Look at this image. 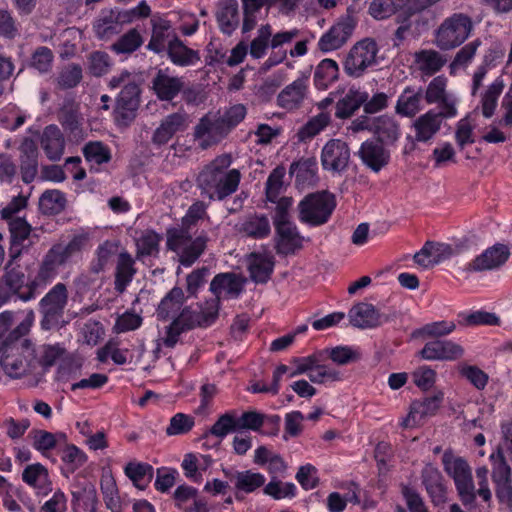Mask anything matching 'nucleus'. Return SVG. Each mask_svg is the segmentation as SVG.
<instances>
[{"label": "nucleus", "mask_w": 512, "mask_h": 512, "mask_svg": "<svg viewBox=\"0 0 512 512\" xmlns=\"http://www.w3.org/2000/svg\"><path fill=\"white\" fill-rule=\"evenodd\" d=\"M231 163V156L222 154L202 169L196 179L202 195L209 200L222 201L237 191L241 174L237 169L227 171Z\"/></svg>", "instance_id": "nucleus-1"}, {"label": "nucleus", "mask_w": 512, "mask_h": 512, "mask_svg": "<svg viewBox=\"0 0 512 512\" xmlns=\"http://www.w3.org/2000/svg\"><path fill=\"white\" fill-rule=\"evenodd\" d=\"M26 332L27 328L23 324L19 325L10 333L0 348V365L11 378H20L30 373L38 365L35 350L29 340L24 339L11 343L12 340H18Z\"/></svg>", "instance_id": "nucleus-2"}, {"label": "nucleus", "mask_w": 512, "mask_h": 512, "mask_svg": "<svg viewBox=\"0 0 512 512\" xmlns=\"http://www.w3.org/2000/svg\"><path fill=\"white\" fill-rule=\"evenodd\" d=\"M112 90L120 88L113 110L114 120L118 126H129L136 118L141 102V88L135 77L128 70H122L108 81Z\"/></svg>", "instance_id": "nucleus-3"}, {"label": "nucleus", "mask_w": 512, "mask_h": 512, "mask_svg": "<svg viewBox=\"0 0 512 512\" xmlns=\"http://www.w3.org/2000/svg\"><path fill=\"white\" fill-rule=\"evenodd\" d=\"M197 231L179 225L166 230V247L177 255L178 262L184 267L192 266L207 248V233L197 234Z\"/></svg>", "instance_id": "nucleus-4"}, {"label": "nucleus", "mask_w": 512, "mask_h": 512, "mask_svg": "<svg viewBox=\"0 0 512 512\" xmlns=\"http://www.w3.org/2000/svg\"><path fill=\"white\" fill-rule=\"evenodd\" d=\"M200 311L193 310L190 306L184 307L179 315L166 327V336L163 344L168 348H174L179 336L196 327H208L218 317V300H211Z\"/></svg>", "instance_id": "nucleus-5"}, {"label": "nucleus", "mask_w": 512, "mask_h": 512, "mask_svg": "<svg viewBox=\"0 0 512 512\" xmlns=\"http://www.w3.org/2000/svg\"><path fill=\"white\" fill-rule=\"evenodd\" d=\"M474 25L465 13H453L445 18L434 33V44L442 51L461 46L471 35Z\"/></svg>", "instance_id": "nucleus-6"}, {"label": "nucleus", "mask_w": 512, "mask_h": 512, "mask_svg": "<svg viewBox=\"0 0 512 512\" xmlns=\"http://www.w3.org/2000/svg\"><path fill=\"white\" fill-rule=\"evenodd\" d=\"M442 464L445 472L453 478L462 503L466 506L474 504L478 494L467 461L461 457H456L451 450H446L442 456Z\"/></svg>", "instance_id": "nucleus-7"}, {"label": "nucleus", "mask_w": 512, "mask_h": 512, "mask_svg": "<svg viewBox=\"0 0 512 512\" xmlns=\"http://www.w3.org/2000/svg\"><path fill=\"white\" fill-rule=\"evenodd\" d=\"M336 200L333 194L322 191L305 196L298 204V218L310 226H320L328 222Z\"/></svg>", "instance_id": "nucleus-8"}, {"label": "nucleus", "mask_w": 512, "mask_h": 512, "mask_svg": "<svg viewBox=\"0 0 512 512\" xmlns=\"http://www.w3.org/2000/svg\"><path fill=\"white\" fill-rule=\"evenodd\" d=\"M378 45L372 38L355 43L343 62L344 72L352 78L362 77L368 68L377 64Z\"/></svg>", "instance_id": "nucleus-9"}, {"label": "nucleus", "mask_w": 512, "mask_h": 512, "mask_svg": "<svg viewBox=\"0 0 512 512\" xmlns=\"http://www.w3.org/2000/svg\"><path fill=\"white\" fill-rule=\"evenodd\" d=\"M68 295L67 286L59 282L40 300L39 311L43 329L50 330L59 324L68 304Z\"/></svg>", "instance_id": "nucleus-10"}, {"label": "nucleus", "mask_w": 512, "mask_h": 512, "mask_svg": "<svg viewBox=\"0 0 512 512\" xmlns=\"http://www.w3.org/2000/svg\"><path fill=\"white\" fill-rule=\"evenodd\" d=\"M356 26V19L350 13L342 16L318 41V49L322 52H330L341 48L351 37Z\"/></svg>", "instance_id": "nucleus-11"}, {"label": "nucleus", "mask_w": 512, "mask_h": 512, "mask_svg": "<svg viewBox=\"0 0 512 512\" xmlns=\"http://www.w3.org/2000/svg\"><path fill=\"white\" fill-rule=\"evenodd\" d=\"M228 134L224 122L219 117H211L210 114H206L194 127L193 137L199 142V147L205 150L221 142Z\"/></svg>", "instance_id": "nucleus-12"}, {"label": "nucleus", "mask_w": 512, "mask_h": 512, "mask_svg": "<svg viewBox=\"0 0 512 512\" xmlns=\"http://www.w3.org/2000/svg\"><path fill=\"white\" fill-rule=\"evenodd\" d=\"M350 162L349 145L341 139H330L322 148L321 163L325 170L345 171Z\"/></svg>", "instance_id": "nucleus-13"}, {"label": "nucleus", "mask_w": 512, "mask_h": 512, "mask_svg": "<svg viewBox=\"0 0 512 512\" xmlns=\"http://www.w3.org/2000/svg\"><path fill=\"white\" fill-rule=\"evenodd\" d=\"M275 227V250L279 255H292L303 247L304 237L291 221L273 223Z\"/></svg>", "instance_id": "nucleus-14"}, {"label": "nucleus", "mask_w": 512, "mask_h": 512, "mask_svg": "<svg viewBox=\"0 0 512 512\" xmlns=\"http://www.w3.org/2000/svg\"><path fill=\"white\" fill-rule=\"evenodd\" d=\"M150 22L151 38L146 48L155 54L164 55L169 46L178 38L176 29L171 21L165 18L153 17Z\"/></svg>", "instance_id": "nucleus-15"}, {"label": "nucleus", "mask_w": 512, "mask_h": 512, "mask_svg": "<svg viewBox=\"0 0 512 512\" xmlns=\"http://www.w3.org/2000/svg\"><path fill=\"white\" fill-rule=\"evenodd\" d=\"M18 150V171L20 173L21 180L25 184H30L37 178L39 172V150L37 144L32 138L25 137Z\"/></svg>", "instance_id": "nucleus-16"}, {"label": "nucleus", "mask_w": 512, "mask_h": 512, "mask_svg": "<svg viewBox=\"0 0 512 512\" xmlns=\"http://www.w3.org/2000/svg\"><path fill=\"white\" fill-rule=\"evenodd\" d=\"M510 257L507 245L496 243L475 257L467 266V271L483 272L498 269L503 266Z\"/></svg>", "instance_id": "nucleus-17"}, {"label": "nucleus", "mask_w": 512, "mask_h": 512, "mask_svg": "<svg viewBox=\"0 0 512 512\" xmlns=\"http://www.w3.org/2000/svg\"><path fill=\"white\" fill-rule=\"evenodd\" d=\"M356 154L363 165L374 173H378L385 168L391 158L390 151L386 148V145L374 139L364 141Z\"/></svg>", "instance_id": "nucleus-18"}, {"label": "nucleus", "mask_w": 512, "mask_h": 512, "mask_svg": "<svg viewBox=\"0 0 512 512\" xmlns=\"http://www.w3.org/2000/svg\"><path fill=\"white\" fill-rule=\"evenodd\" d=\"M188 123L189 116L183 110L167 115L155 129L151 138L152 143L156 146L167 144L176 133L185 131Z\"/></svg>", "instance_id": "nucleus-19"}, {"label": "nucleus", "mask_w": 512, "mask_h": 512, "mask_svg": "<svg viewBox=\"0 0 512 512\" xmlns=\"http://www.w3.org/2000/svg\"><path fill=\"white\" fill-rule=\"evenodd\" d=\"M350 323L360 329H371L390 321V316L380 313L375 306L360 302L355 304L348 313Z\"/></svg>", "instance_id": "nucleus-20"}, {"label": "nucleus", "mask_w": 512, "mask_h": 512, "mask_svg": "<svg viewBox=\"0 0 512 512\" xmlns=\"http://www.w3.org/2000/svg\"><path fill=\"white\" fill-rule=\"evenodd\" d=\"M183 88V78L169 75L168 68L159 69L151 81V89L160 101H172Z\"/></svg>", "instance_id": "nucleus-21"}, {"label": "nucleus", "mask_w": 512, "mask_h": 512, "mask_svg": "<svg viewBox=\"0 0 512 512\" xmlns=\"http://www.w3.org/2000/svg\"><path fill=\"white\" fill-rule=\"evenodd\" d=\"M421 358L429 361H453L464 355V349L457 343L449 340H434L427 342L419 352Z\"/></svg>", "instance_id": "nucleus-22"}, {"label": "nucleus", "mask_w": 512, "mask_h": 512, "mask_svg": "<svg viewBox=\"0 0 512 512\" xmlns=\"http://www.w3.org/2000/svg\"><path fill=\"white\" fill-rule=\"evenodd\" d=\"M308 76L302 75L277 95V105L287 110L299 108L308 95Z\"/></svg>", "instance_id": "nucleus-23"}, {"label": "nucleus", "mask_w": 512, "mask_h": 512, "mask_svg": "<svg viewBox=\"0 0 512 512\" xmlns=\"http://www.w3.org/2000/svg\"><path fill=\"white\" fill-rule=\"evenodd\" d=\"M421 480L435 506H440L447 501V488L441 472L432 465H426L421 472Z\"/></svg>", "instance_id": "nucleus-24"}, {"label": "nucleus", "mask_w": 512, "mask_h": 512, "mask_svg": "<svg viewBox=\"0 0 512 512\" xmlns=\"http://www.w3.org/2000/svg\"><path fill=\"white\" fill-rule=\"evenodd\" d=\"M232 432H238L236 424V413L227 412L219 416L216 422L207 430L202 438L207 448L219 447L222 440Z\"/></svg>", "instance_id": "nucleus-25"}, {"label": "nucleus", "mask_w": 512, "mask_h": 512, "mask_svg": "<svg viewBox=\"0 0 512 512\" xmlns=\"http://www.w3.org/2000/svg\"><path fill=\"white\" fill-rule=\"evenodd\" d=\"M59 267L60 265L52 257H49L48 253H46L35 279L27 284V292L20 294V299L23 301L33 299L38 288L50 283L56 277Z\"/></svg>", "instance_id": "nucleus-26"}, {"label": "nucleus", "mask_w": 512, "mask_h": 512, "mask_svg": "<svg viewBox=\"0 0 512 512\" xmlns=\"http://www.w3.org/2000/svg\"><path fill=\"white\" fill-rule=\"evenodd\" d=\"M245 280L235 273H219L210 283V291L220 303V297L223 292L232 298H237L243 291Z\"/></svg>", "instance_id": "nucleus-27"}, {"label": "nucleus", "mask_w": 512, "mask_h": 512, "mask_svg": "<svg viewBox=\"0 0 512 512\" xmlns=\"http://www.w3.org/2000/svg\"><path fill=\"white\" fill-rule=\"evenodd\" d=\"M41 147L51 161H58L61 159L64 148L65 139L57 125L51 124L44 128L40 137Z\"/></svg>", "instance_id": "nucleus-28"}, {"label": "nucleus", "mask_w": 512, "mask_h": 512, "mask_svg": "<svg viewBox=\"0 0 512 512\" xmlns=\"http://www.w3.org/2000/svg\"><path fill=\"white\" fill-rule=\"evenodd\" d=\"M237 231L252 239H264L271 233L269 218L265 214H249L238 225Z\"/></svg>", "instance_id": "nucleus-29"}, {"label": "nucleus", "mask_w": 512, "mask_h": 512, "mask_svg": "<svg viewBox=\"0 0 512 512\" xmlns=\"http://www.w3.org/2000/svg\"><path fill=\"white\" fill-rule=\"evenodd\" d=\"M122 12L118 10L102 11L94 23L93 29L97 38L108 40L120 33L121 24L124 23Z\"/></svg>", "instance_id": "nucleus-30"}, {"label": "nucleus", "mask_w": 512, "mask_h": 512, "mask_svg": "<svg viewBox=\"0 0 512 512\" xmlns=\"http://www.w3.org/2000/svg\"><path fill=\"white\" fill-rule=\"evenodd\" d=\"M317 161L314 157L301 158L291 163L290 177L295 176L297 186L309 187L317 182Z\"/></svg>", "instance_id": "nucleus-31"}, {"label": "nucleus", "mask_w": 512, "mask_h": 512, "mask_svg": "<svg viewBox=\"0 0 512 512\" xmlns=\"http://www.w3.org/2000/svg\"><path fill=\"white\" fill-rule=\"evenodd\" d=\"M216 19L220 30L231 35L239 26V9L237 0H221L218 4Z\"/></svg>", "instance_id": "nucleus-32"}, {"label": "nucleus", "mask_w": 512, "mask_h": 512, "mask_svg": "<svg viewBox=\"0 0 512 512\" xmlns=\"http://www.w3.org/2000/svg\"><path fill=\"white\" fill-rule=\"evenodd\" d=\"M373 134L376 137L374 140L386 146H393L400 138V125L393 117L381 115L376 117Z\"/></svg>", "instance_id": "nucleus-33"}, {"label": "nucleus", "mask_w": 512, "mask_h": 512, "mask_svg": "<svg viewBox=\"0 0 512 512\" xmlns=\"http://www.w3.org/2000/svg\"><path fill=\"white\" fill-rule=\"evenodd\" d=\"M135 261L128 252H121L117 259L115 268L114 289L122 294L133 280L137 270Z\"/></svg>", "instance_id": "nucleus-34"}, {"label": "nucleus", "mask_w": 512, "mask_h": 512, "mask_svg": "<svg viewBox=\"0 0 512 512\" xmlns=\"http://www.w3.org/2000/svg\"><path fill=\"white\" fill-rule=\"evenodd\" d=\"M275 262L272 256H266L259 253L249 255L248 271L250 278L255 283L265 284L271 278Z\"/></svg>", "instance_id": "nucleus-35"}, {"label": "nucleus", "mask_w": 512, "mask_h": 512, "mask_svg": "<svg viewBox=\"0 0 512 512\" xmlns=\"http://www.w3.org/2000/svg\"><path fill=\"white\" fill-rule=\"evenodd\" d=\"M441 124L439 115L433 110L419 116L413 123L415 140L417 142H428L438 133Z\"/></svg>", "instance_id": "nucleus-36"}, {"label": "nucleus", "mask_w": 512, "mask_h": 512, "mask_svg": "<svg viewBox=\"0 0 512 512\" xmlns=\"http://www.w3.org/2000/svg\"><path fill=\"white\" fill-rule=\"evenodd\" d=\"M423 97V89L406 87L398 97L395 112L404 117H414L421 109L420 104Z\"/></svg>", "instance_id": "nucleus-37"}, {"label": "nucleus", "mask_w": 512, "mask_h": 512, "mask_svg": "<svg viewBox=\"0 0 512 512\" xmlns=\"http://www.w3.org/2000/svg\"><path fill=\"white\" fill-rule=\"evenodd\" d=\"M446 61V57L434 49H422L414 53V63L427 76L439 72Z\"/></svg>", "instance_id": "nucleus-38"}, {"label": "nucleus", "mask_w": 512, "mask_h": 512, "mask_svg": "<svg viewBox=\"0 0 512 512\" xmlns=\"http://www.w3.org/2000/svg\"><path fill=\"white\" fill-rule=\"evenodd\" d=\"M369 97L367 92L357 89H349L344 97L339 99L335 107V116L338 119L351 117Z\"/></svg>", "instance_id": "nucleus-39"}, {"label": "nucleus", "mask_w": 512, "mask_h": 512, "mask_svg": "<svg viewBox=\"0 0 512 512\" xmlns=\"http://www.w3.org/2000/svg\"><path fill=\"white\" fill-rule=\"evenodd\" d=\"M67 206L65 193L58 189H47L39 197V211L45 216H55L62 213Z\"/></svg>", "instance_id": "nucleus-40"}, {"label": "nucleus", "mask_w": 512, "mask_h": 512, "mask_svg": "<svg viewBox=\"0 0 512 512\" xmlns=\"http://www.w3.org/2000/svg\"><path fill=\"white\" fill-rule=\"evenodd\" d=\"M164 54L174 65L180 67L193 65L200 60L199 52L187 47L179 37Z\"/></svg>", "instance_id": "nucleus-41"}, {"label": "nucleus", "mask_w": 512, "mask_h": 512, "mask_svg": "<svg viewBox=\"0 0 512 512\" xmlns=\"http://www.w3.org/2000/svg\"><path fill=\"white\" fill-rule=\"evenodd\" d=\"M185 302V295L182 288L173 287L160 301L156 313L159 320H167L175 315Z\"/></svg>", "instance_id": "nucleus-42"}, {"label": "nucleus", "mask_w": 512, "mask_h": 512, "mask_svg": "<svg viewBox=\"0 0 512 512\" xmlns=\"http://www.w3.org/2000/svg\"><path fill=\"white\" fill-rule=\"evenodd\" d=\"M286 169L283 165H278L269 174L265 183V196L267 201L275 203L280 194L286 189L285 182Z\"/></svg>", "instance_id": "nucleus-43"}, {"label": "nucleus", "mask_w": 512, "mask_h": 512, "mask_svg": "<svg viewBox=\"0 0 512 512\" xmlns=\"http://www.w3.org/2000/svg\"><path fill=\"white\" fill-rule=\"evenodd\" d=\"M339 66L333 59H324L316 67L314 83L319 89H326L338 79Z\"/></svg>", "instance_id": "nucleus-44"}, {"label": "nucleus", "mask_w": 512, "mask_h": 512, "mask_svg": "<svg viewBox=\"0 0 512 512\" xmlns=\"http://www.w3.org/2000/svg\"><path fill=\"white\" fill-rule=\"evenodd\" d=\"M322 351L324 356H327L333 363L339 366L356 363L362 358L361 351L351 346H336Z\"/></svg>", "instance_id": "nucleus-45"}, {"label": "nucleus", "mask_w": 512, "mask_h": 512, "mask_svg": "<svg viewBox=\"0 0 512 512\" xmlns=\"http://www.w3.org/2000/svg\"><path fill=\"white\" fill-rule=\"evenodd\" d=\"M443 399L444 394L439 391L433 396L425 397L421 400H415L411 404V415H418V420L427 416H433L440 408Z\"/></svg>", "instance_id": "nucleus-46"}, {"label": "nucleus", "mask_w": 512, "mask_h": 512, "mask_svg": "<svg viewBox=\"0 0 512 512\" xmlns=\"http://www.w3.org/2000/svg\"><path fill=\"white\" fill-rule=\"evenodd\" d=\"M412 0H372L369 5L370 15L378 20L385 19L403 9Z\"/></svg>", "instance_id": "nucleus-47"}, {"label": "nucleus", "mask_w": 512, "mask_h": 512, "mask_svg": "<svg viewBox=\"0 0 512 512\" xmlns=\"http://www.w3.org/2000/svg\"><path fill=\"white\" fill-rule=\"evenodd\" d=\"M144 40L140 31L132 28L120 36L116 42L111 45L112 51L117 54H131L140 48Z\"/></svg>", "instance_id": "nucleus-48"}, {"label": "nucleus", "mask_w": 512, "mask_h": 512, "mask_svg": "<svg viewBox=\"0 0 512 512\" xmlns=\"http://www.w3.org/2000/svg\"><path fill=\"white\" fill-rule=\"evenodd\" d=\"M126 476L140 490H144L153 476V468L146 463L130 462L125 467Z\"/></svg>", "instance_id": "nucleus-49"}, {"label": "nucleus", "mask_w": 512, "mask_h": 512, "mask_svg": "<svg viewBox=\"0 0 512 512\" xmlns=\"http://www.w3.org/2000/svg\"><path fill=\"white\" fill-rule=\"evenodd\" d=\"M490 461L492 463V480L495 487L505 484L511 480L512 472L508 465L501 448H498L496 452L490 455Z\"/></svg>", "instance_id": "nucleus-50"}, {"label": "nucleus", "mask_w": 512, "mask_h": 512, "mask_svg": "<svg viewBox=\"0 0 512 512\" xmlns=\"http://www.w3.org/2000/svg\"><path fill=\"white\" fill-rule=\"evenodd\" d=\"M330 121L331 118L327 112H321L312 117L298 130L297 136L299 141L305 142L312 139L324 130L329 125Z\"/></svg>", "instance_id": "nucleus-51"}, {"label": "nucleus", "mask_w": 512, "mask_h": 512, "mask_svg": "<svg viewBox=\"0 0 512 512\" xmlns=\"http://www.w3.org/2000/svg\"><path fill=\"white\" fill-rule=\"evenodd\" d=\"M233 479L235 481V488L245 493H252L265 483L264 475L252 472L251 470L237 471L233 475Z\"/></svg>", "instance_id": "nucleus-52"}, {"label": "nucleus", "mask_w": 512, "mask_h": 512, "mask_svg": "<svg viewBox=\"0 0 512 512\" xmlns=\"http://www.w3.org/2000/svg\"><path fill=\"white\" fill-rule=\"evenodd\" d=\"M161 240V235L155 231H145L136 241L137 257L157 255Z\"/></svg>", "instance_id": "nucleus-53"}, {"label": "nucleus", "mask_w": 512, "mask_h": 512, "mask_svg": "<svg viewBox=\"0 0 512 512\" xmlns=\"http://www.w3.org/2000/svg\"><path fill=\"white\" fill-rule=\"evenodd\" d=\"M504 88L502 80L497 79L491 85L488 86L487 90L482 96V114L485 118H490L494 114L497 106V100L501 95Z\"/></svg>", "instance_id": "nucleus-54"}, {"label": "nucleus", "mask_w": 512, "mask_h": 512, "mask_svg": "<svg viewBox=\"0 0 512 512\" xmlns=\"http://www.w3.org/2000/svg\"><path fill=\"white\" fill-rule=\"evenodd\" d=\"M83 155L89 163L101 165L111 160V152L109 148L99 141H91L83 147Z\"/></svg>", "instance_id": "nucleus-55"}, {"label": "nucleus", "mask_w": 512, "mask_h": 512, "mask_svg": "<svg viewBox=\"0 0 512 512\" xmlns=\"http://www.w3.org/2000/svg\"><path fill=\"white\" fill-rule=\"evenodd\" d=\"M243 9L242 33L253 30L257 24V13L263 6H267L266 0H241Z\"/></svg>", "instance_id": "nucleus-56"}, {"label": "nucleus", "mask_w": 512, "mask_h": 512, "mask_svg": "<svg viewBox=\"0 0 512 512\" xmlns=\"http://www.w3.org/2000/svg\"><path fill=\"white\" fill-rule=\"evenodd\" d=\"M457 370L460 376L469 381L476 389L483 390L486 387L489 376L479 367L466 363H459Z\"/></svg>", "instance_id": "nucleus-57"}, {"label": "nucleus", "mask_w": 512, "mask_h": 512, "mask_svg": "<svg viewBox=\"0 0 512 512\" xmlns=\"http://www.w3.org/2000/svg\"><path fill=\"white\" fill-rule=\"evenodd\" d=\"M59 120L65 129L75 131L78 128V105L73 98H65L60 107Z\"/></svg>", "instance_id": "nucleus-58"}, {"label": "nucleus", "mask_w": 512, "mask_h": 512, "mask_svg": "<svg viewBox=\"0 0 512 512\" xmlns=\"http://www.w3.org/2000/svg\"><path fill=\"white\" fill-rule=\"evenodd\" d=\"M82 77V67L79 64L70 63L59 72L57 84L61 89H71L81 82Z\"/></svg>", "instance_id": "nucleus-59"}, {"label": "nucleus", "mask_w": 512, "mask_h": 512, "mask_svg": "<svg viewBox=\"0 0 512 512\" xmlns=\"http://www.w3.org/2000/svg\"><path fill=\"white\" fill-rule=\"evenodd\" d=\"M482 41L479 38L462 46L455 54L450 67L452 69L467 67L474 59Z\"/></svg>", "instance_id": "nucleus-60"}, {"label": "nucleus", "mask_w": 512, "mask_h": 512, "mask_svg": "<svg viewBox=\"0 0 512 512\" xmlns=\"http://www.w3.org/2000/svg\"><path fill=\"white\" fill-rule=\"evenodd\" d=\"M100 488L106 507L110 510L118 508L120 504V497L118 494L116 481L113 476L103 475L100 480Z\"/></svg>", "instance_id": "nucleus-61"}, {"label": "nucleus", "mask_w": 512, "mask_h": 512, "mask_svg": "<svg viewBox=\"0 0 512 512\" xmlns=\"http://www.w3.org/2000/svg\"><path fill=\"white\" fill-rule=\"evenodd\" d=\"M264 493L275 500L293 498L296 495V486L291 482H281L272 477L271 481L264 487Z\"/></svg>", "instance_id": "nucleus-62"}, {"label": "nucleus", "mask_w": 512, "mask_h": 512, "mask_svg": "<svg viewBox=\"0 0 512 512\" xmlns=\"http://www.w3.org/2000/svg\"><path fill=\"white\" fill-rule=\"evenodd\" d=\"M22 480L34 488H41L48 481V471L40 463L28 465L23 473Z\"/></svg>", "instance_id": "nucleus-63"}, {"label": "nucleus", "mask_w": 512, "mask_h": 512, "mask_svg": "<svg viewBox=\"0 0 512 512\" xmlns=\"http://www.w3.org/2000/svg\"><path fill=\"white\" fill-rule=\"evenodd\" d=\"M447 78L443 75L434 77L428 84L425 91V100L428 104L441 102L447 97L446 94Z\"/></svg>", "instance_id": "nucleus-64"}]
</instances>
